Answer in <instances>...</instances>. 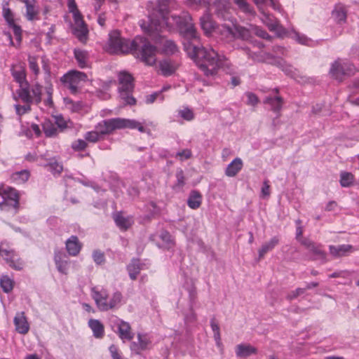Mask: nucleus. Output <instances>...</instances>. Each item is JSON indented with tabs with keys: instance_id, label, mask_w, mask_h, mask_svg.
<instances>
[{
	"instance_id": "obj_37",
	"label": "nucleus",
	"mask_w": 359,
	"mask_h": 359,
	"mask_svg": "<svg viewBox=\"0 0 359 359\" xmlns=\"http://www.w3.org/2000/svg\"><path fill=\"white\" fill-rule=\"evenodd\" d=\"M202 202L201 194L196 190L191 191L187 200V204L191 209H197Z\"/></svg>"
},
{
	"instance_id": "obj_55",
	"label": "nucleus",
	"mask_w": 359,
	"mask_h": 359,
	"mask_svg": "<svg viewBox=\"0 0 359 359\" xmlns=\"http://www.w3.org/2000/svg\"><path fill=\"white\" fill-rule=\"evenodd\" d=\"M252 32H253L255 34H256L257 36H258L261 38L266 39H271V36L268 34V33L265 30H264L261 28H259L258 27H256V26L252 27Z\"/></svg>"
},
{
	"instance_id": "obj_25",
	"label": "nucleus",
	"mask_w": 359,
	"mask_h": 359,
	"mask_svg": "<svg viewBox=\"0 0 359 359\" xmlns=\"http://www.w3.org/2000/svg\"><path fill=\"white\" fill-rule=\"evenodd\" d=\"M243 49L245 51V53L248 55V57L254 61L262 62H270L271 60H272V56L271 55V54L268 53L263 51H261L258 53H252L248 47H245Z\"/></svg>"
},
{
	"instance_id": "obj_44",
	"label": "nucleus",
	"mask_w": 359,
	"mask_h": 359,
	"mask_svg": "<svg viewBox=\"0 0 359 359\" xmlns=\"http://www.w3.org/2000/svg\"><path fill=\"white\" fill-rule=\"evenodd\" d=\"M333 18L339 22H344L346 19V13L342 6H337L332 11Z\"/></svg>"
},
{
	"instance_id": "obj_24",
	"label": "nucleus",
	"mask_w": 359,
	"mask_h": 359,
	"mask_svg": "<svg viewBox=\"0 0 359 359\" xmlns=\"http://www.w3.org/2000/svg\"><path fill=\"white\" fill-rule=\"evenodd\" d=\"M236 355L238 358H247L252 354H255L257 350L255 347L249 344H240L235 348Z\"/></svg>"
},
{
	"instance_id": "obj_38",
	"label": "nucleus",
	"mask_w": 359,
	"mask_h": 359,
	"mask_svg": "<svg viewBox=\"0 0 359 359\" xmlns=\"http://www.w3.org/2000/svg\"><path fill=\"white\" fill-rule=\"evenodd\" d=\"M130 278L135 280L140 271L142 269V264L140 259H133L131 263L127 267Z\"/></svg>"
},
{
	"instance_id": "obj_48",
	"label": "nucleus",
	"mask_w": 359,
	"mask_h": 359,
	"mask_svg": "<svg viewBox=\"0 0 359 359\" xmlns=\"http://www.w3.org/2000/svg\"><path fill=\"white\" fill-rule=\"evenodd\" d=\"M46 166H48L50 170L54 174H60L63 170L62 165L58 163L55 158L50 159L49 163L46 165Z\"/></svg>"
},
{
	"instance_id": "obj_54",
	"label": "nucleus",
	"mask_w": 359,
	"mask_h": 359,
	"mask_svg": "<svg viewBox=\"0 0 359 359\" xmlns=\"http://www.w3.org/2000/svg\"><path fill=\"white\" fill-rule=\"evenodd\" d=\"M177 183L176 187L181 188L185 184V177L182 169H179L176 172Z\"/></svg>"
},
{
	"instance_id": "obj_59",
	"label": "nucleus",
	"mask_w": 359,
	"mask_h": 359,
	"mask_svg": "<svg viewBox=\"0 0 359 359\" xmlns=\"http://www.w3.org/2000/svg\"><path fill=\"white\" fill-rule=\"evenodd\" d=\"M246 97L248 98L247 104L248 105L255 106L259 102L257 96L252 93H247Z\"/></svg>"
},
{
	"instance_id": "obj_61",
	"label": "nucleus",
	"mask_w": 359,
	"mask_h": 359,
	"mask_svg": "<svg viewBox=\"0 0 359 359\" xmlns=\"http://www.w3.org/2000/svg\"><path fill=\"white\" fill-rule=\"evenodd\" d=\"M176 156L180 158V161L189 159L191 156V151L188 149H183L176 154Z\"/></svg>"
},
{
	"instance_id": "obj_57",
	"label": "nucleus",
	"mask_w": 359,
	"mask_h": 359,
	"mask_svg": "<svg viewBox=\"0 0 359 359\" xmlns=\"http://www.w3.org/2000/svg\"><path fill=\"white\" fill-rule=\"evenodd\" d=\"M55 124L57 128L61 130L67 127V123L62 116H57L55 117Z\"/></svg>"
},
{
	"instance_id": "obj_62",
	"label": "nucleus",
	"mask_w": 359,
	"mask_h": 359,
	"mask_svg": "<svg viewBox=\"0 0 359 359\" xmlns=\"http://www.w3.org/2000/svg\"><path fill=\"white\" fill-rule=\"evenodd\" d=\"M255 4L257 7L261 9L264 5L272 6L274 9H276V6L273 0H254Z\"/></svg>"
},
{
	"instance_id": "obj_1",
	"label": "nucleus",
	"mask_w": 359,
	"mask_h": 359,
	"mask_svg": "<svg viewBox=\"0 0 359 359\" xmlns=\"http://www.w3.org/2000/svg\"><path fill=\"white\" fill-rule=\"evenodd\" d=\"M173 4L174 0H158L156 8L148 16V22L140 23L141 27L155 38L163 30L170 31L176 27L183 35L184 42L196 41L198 33L188 13L182 12L181 15H168L170 6Z\"/></svg>"
},
{
	"instance_id": "obj_26",
	"label": "nucleus",
	"mask_w": 359,
	"mask_h": 359,
	"mask_svg": "<svg viewBox=\"0 0 359 359\" xmlns=\"http://www.w3.org/2000/svg\"><path fill=\"white\" fill-rule=\"evenodd\" d=\"M177 65L170 59H165L159 62V69L162 75L168 76L177 69Z\"/></svg>"
},
{
	"instance_id": "obj_6",
	"label": "nucleus",
	"mask_w": 359,
	"mask_h": 359,
	"mask_svg": "<svg viewBox=\"0 0 359 359\" xmlns=\"http://www.w3.org/2000/svg\"><path fill=\"white\" fill-rule=\"evenodd\" d=\"M186 4L196 9L201 6L207 7L208 10L214 9L219 18L229 19L228 8L224 0H187Z\"/></svg>"
},
{
	"instance_id": "obj_4",
	"label": "nucleus",
	"mask_w": 359,
	"mask_h": 359,
	"mask_svg": "<svg viewBox=\"0 0 359 359\" xmlns=\"http://www.w3.org/2000/svg\"><path fill=\"white\" fill-rule=\"evenodd\" d=\"M91 297L94 299L97 309L101 311H107L118 308L123 299L120 292L113 293L111 297L107 290L93 287L91 288Z\"/></svg>"
},
{
	"instance_id": "obj_22",
	"label": "nucleus",
	"mask_w": 359,
	"mask_h": 359,
	"mask_svg": "<svg viewBox=\"0 0 359 359\" xmlns=\"http://www.w3.org/2000/svg\"><path fill=\"white\" fill-rule=\"evenodd\" d=\"M114 219L116 226L123 231H126L133 224V217H124L122 212H116L114 215Z\"/></svg>"
},
{
	"instance_id": "obj_9",
	"label": "nucleus",
	"mask_w": 359,
	"mask_h": 359,
	"mask_svg": "<svg viewBox=\"0 0 359 359\" xmlns=\"http://www.w3.org/2000/svg\"><path fill=\"white\" fill-rule=\"evenodd\" d=\"M123 118H114L103 120L95 126V129L102 138L104 135H109L116 130L123 129Z\"/></svg>"
},
{
	"instance_id": "obj_11",
	"label": "nucleus",
	"mask_w": 359,
	"mask_h": 359,
	"mask_svg": "<svg viewBox=\"0 0 359 359\" xmlns=\"http://www.w3.org/2000/svg\"><path fill=\"white\" fill-rule=\"evenodd\" d=\"M229 15H230L229 13ZM225 20H230L231 22V25L226 23L222 25V27L224 32L231 35L233 38L241 39L244 41H248L250 39L252 29H248L244 27L236 25L231 20V15H229V19H226Z\"/></svg>"
},
{
	"instance_id": "obj_60",
	"label": "nucleus",
	"mask_w": 359,
	"mask_h": 359,
	"mask_svg": "<svg viewBox=\"0 0 359 359\" xmlns=\"http://www.w3.org/2000/svg\"><path fill=\"white\" fill-rule=\"evenodd\" d=\"M15 109L16 114L19 116H22V114L28 112L30 110V106L29 104H27L23 106H21L20 104H15Z\"/></svg>"
},
{
	"instance_id": "obj_53",
	"label": "nucleus",
	"mask_w": 359,
	"mask_h": 359,
	"mask_svg": "<svg viewBox=\"0 0 359 359\" xmlns=\"http://www.w3.org/2000/svg\"><path fill=\"white\" fill-rule=\"evenodd\" d=\"M180 116L186 121H191L194 118V112L189 108H184L179 111Z\"/></svg>"
},
{
	"instance_id": "obj_16",
	"label": "nucleus",
	"mask_w": 359,
	"mask_h": 359,
	"mask_svg": "<svg viewBox=\"0 0 359 359\" xmlns=\"http://www.w3.org/2000/svg\"><path fill=\"white\" fill-rule=\"evenodd\" d=\"M13 323L15 326V330L18 333L25 334L29 332V324L24 312L17 313L14 318Z\"/></svg>"
},
{
	"instance_id": "obj_41",
	"label": "nucleus",
	"mask_w": 359,
	"mask_h": 359,
	"mask_svg": "<svg viewBox=\"0 0 359 359\" xmlns=\"http://www.w3.org/2000/svg\"><path fill=\"white\" fill-rule=\"evenodd\" d=\"M354 181V175L348 172H341L340 173V184L343 187H351Z\"/></svg>"
},
{
	"instance_id": "obj_7",
	"label": "nucleus",
	"mask_w": 359,
	"mask_h": 359,
	"mask_svg": "<svg viewBox=\"0 0 359 359\" xmlns=\"http://www.w3.org/2000/svg\"><path fill=\"white\" fill-rule=\"evenodd\" d=\"M109 36L107 50L110 53H130L133 49L132 41L122 38L116 30L110 32Z\"/></svg>"
},
{
	"instance_id": "obj_49",
	"label": "nucleus",
	"mask_w": 359,
	"mask_h": 359,
	"mask_svg": "<svg viewBox=\"0 0 359 359\" xmlns=\"http://www.w3.org/2000/svg\"><path fill=\"white\" fill-rule=\"evenodd\" d=\"M84 138L86 141L92 143L97 142L102 139L96 129L95 130L86 133L84 135Z\"/></svg>"
},
{
	"instance_id": "obj_27",
	"label": "nucleus",
	"mask_w": 359,
	"mask_h": 359,
	"mask_svg": "<svg viewBox=\"0 0 359 359\" xmlns=\"http://www.w3.org/2000/svg\"><path fill=\"white\" fill-rule=\"evenodd\" d=\"M11 72L15 81L18 82L19 85L28 83L26 80L25 69L21 64L13 65L11 69Z\"/></svg>"
},
{
	"instance_id": "obj_2",
	"label": "nucleus",
	"mask_w": 359,
	"mask_h": 359,
	"mask_svg": "<svg viewBox=\"0 0 359 359\" xmlns=\"http://www.w3.org/2000/svg\"><path fill=\"white\" fill-rule=\"evenodd\" d=\"M183 44L191 57L203 60L199 68L206 76H215L219 68H222L227 74H236V67L224 55H219L212 48L199 46L198 38L191 42H183Z\"/></svg>"
},
{
	"instance_id": "obj_33",
	"label": "nucleus",
	"mask_w": 359,
	"mask_h": 359,
	"mask_svg": "<svg viewBox=\"0 0 359 359\" xmlns=\"http://www.w3.org/2000/svg\"><path fill=\"white\" fill-rule=\"evenodd\" d=\"M88 326L90 327L93 332V336L95 338H102L104 333V328L102 323L96 319H90L88 321Z\"/></svg>"
},
{
	"instance_id": "obj_8",
	"label": "nucleus",
	"mask_w": 359,
	"mask_h": 359,
	"mask_svg": "<svg viewBox=\"0 0 359 359\" xmlns=\"http://www.w3.org/2000/svg\"><path fill=\"white\" fill-rule=\"evenodd\" d=\"M88 80L86 74L76 70L69 71L61 78V81L72 94H76Z\"/></svg>"
},
{
	"instance_id": "obj_13",
	"label": "nucleus",
	"mask_w": 359,
	"mask_h": 359,
	"mask_svg": "<svg viewBox=\"0 0 359 359\" xmlns=\"http://www.w3.org/2000/svg\"><path fill=\"white\" fill-rule=\"evenodd\" d=\"M113 327L116 328L115 332L123 341H130L134 337V333L132 332L130 325L120 318H116L113 321Z\"/></svg>"
},
{
	"instance_id": "obj_52",
	"label": "nucleus",
	"mask_w": 359,
	"mask_h": 359,
	"mask_svg": "<svg viewBox=\"0 0 359 359\" xmlns=\"http://www.w3.org/2000/svg\"><path fill=\"white\" fill-rule=\"evenodd\" d=\"M37 60L38 58L34 56H29L28 57L29 67L35 75H38L39 73Z\"/></svg>"
},
{
	"instance_id": "obj_17",
	"label": "nucleus",
	"mask_w": 359,
	"mask_h": 359,
	"mask_svg": "<svg viewBox=\"0 0 359 359\" xmlns=\"http://www.w3.org/2000/svg\"><path fill=\"white\" fill-rule=\"evenodd\" d=\"M300 243L304 245L316 258H325V254L321 250V245L316 244L309 238L300 239Z\"/></svg>"
},
{
	"instance_id": "obj_42",
	"label": "nucleus",
	"mask_w": 359,
	"mask_h": 359,
	"mask_svg": "<svg viewBox=\"0 0 359 359\" xmlns=\"http://www.w3.org/2000/svg\"><path fill=\"white\" fill-rule=\"evenodd\" d=\"M0 285L4 292L8 293L13 290L14 281L8 276H2L0 279Z\"/></svg>"
},
{
	"instance_id": "obj_43",
	"label": "nucleus",
	"mask_w": 359,
	"mask_h": 359,
	"mask_svg": "<svg viewBox=\"0 0 359 359\" xmlns=\"http://www.w3.org/2000/svg\"><path fill=\"white\" fill-rule=\"evenodd\" d=\"M210 326L212 328V330L213 332V337L214 339L216 342V344L217 346H221L222 341H221V335H220V329L219 325L216 323L215 318H212L210 320Z\"/></svg>"
},
{
	"instance_id": "obj_64",
	"label": "nucleus",
	"mask_w": 359,
	"mask_h": 359,
	"mask_svg": "<svg viewBox=\"0 0 359 359\" xmlns=\"http://www.w3.org/2000/svg\"><path fill=\"white\" fill-rule=\"evenodd\" d=\"M262 195L263 197L270 196V186L269 184L268 180H265L263 182V186L262 187Z\"/></svg>"
},
{
	"instance_id": "obj_14",
	"label": "nucleus",
	"mask_w": 359,
	"mask_h": 359,
	"mask_svg": "<svg viewBox=\"0 0 359 359\" xmlns=\"http://www.w3.org/2000/svg\"><path fill=\"white\" fill-rule=\"evenodd\" d=\"M74 27L73 33L81 42L86 41L88 34V30L86 23L84 22L82 15H78L73 17Z\"/></svg>"
},
{
	"instance_id": "obj_56",
	"label": "nucleus",
	"mask_w": 359,
	"mask_h": 359,
	"mask_svg": "<svg viewBox=\"0 0 359 359\" xmlns=\"http://www.w3.org/2000/svg\"><path fill=\"white\" fill-rule=\"evenodd\" d=\"M306 291V289L298 287L296 290L291 291L289 292L286 297L287 299L288 300H292L299 295L303 294Z\"/></svg>"
},
{
	"instance_id": "obj_47",
	"label": "nucleus",
	"mask_w": 359,
	"mask_h": 359,
	"mask_svg": "<svg viewBox=\"0 0 359 359\" xmlns=\"http://www.w3.org/2000/svg\"><path fill=\"white\" fill-rule=\"evenodd\" d=\"M30 93L32 96V102L39 103L41 101V86L36 84L32 86Z\"/></svg>"
},
{
	"instance_id": "obj_21",
	"label": "nucleus",
	"mask_w": 359,
	"mask_h": 359,
	"mask_svg": "<svg viewBox=\"0 0 359 359\" xmlns=\"http://www.w3.org/2000/svg\"><path fill=\"white\" fill-rule=\"evenodd\" d=\"M264 104H269L271 110L277 114V117L280 116V111L282 109L283 100L280 96L271 97L267 96L264 100Z\"/></svg>"
},
{
	"instance_id": "obj_3",
	"label": "nucleus",
	"mask_w": 359,
	"mask_h": 359,
	"mask_svg": "<svg viewBox=\"0 0 359 359\" xmlns=\"http://www.w3.org/2000/svg\"><path fill=\"white\" fill-rule=\"evenodd\" d=\"M132 47L130 53L135 58L148 66H153L156 64L158 50L148 39L136 36L132 40Z\"/></svg>"
},
{
	"instance_id": "obj_35",
	"label": "nucleus",
	"mask_w": 359,
	"mask_h": 359,
	"mask_svg": "<svg viewBox=\"0 0 359 359\" xmlns=\"http://www.w3.org/2000/svg\"><path fill=\"white\" fill-rule=\"evenodd\" d=\"M123 129L130 128V129H137L140 133H147L148 134L150 133V130L144 127L140 122H138L133 119L123 118Z\"/></svg>"
},
{
	"instance_id": "obj_36",
	"label": "nucleus",
	"mask_w": 359,
	"mask_h": 359,
	"mask_svg": "<svg viewBox=\"0 0 359 359\" xmlns=\"http://www.w3.org/2000/svg\"><path fill=\"white\" fill-rule=\"evenodd\" d=\"M201 26L206 34H210L215 29V24L210 15L206 12L200 19Z\"/></svg>"
},
{
	"instance_id": "obj_51",
	"label": "nucleus",
	"mask_w": 359,
	"mask_h": 359,
	"mask_svg": "<svg viewBox=\"0 0 359 359\" xmlns=\"http://www.w3.org/2000/svg\"><path fill=\"white\" fill-rule=\"evenodd\" d=\"M163 50L166 54H173L177 50V48L172 41L166 40L164 42Z\"/></svg>"
},
{
	"instance_id": "obj_28",
	"label": "nucleus",
	"mask_w": 359,
	"mask_h": 359,
	"mask_svg": "<svg viewBox=\"0 0 359 359\" xmlns=\"http://www.w3.org/2000/svg\"><path fill=\"white\" fill-rule=\"evenodd\" d=\"M5 197L7 198V203H9L11 206L17 210L19 208V195L18 191L11 187H8L4 190Z\"/></svg>"
},
{
	"instance_id": "obj_5",
	"label": "nucleus",
	"mask_w": 359,
	"mask_h": 359,
	"mask_svg": "<svg viewBox=\"0 0 359 359\" xmlns=\"http://www.w3.org/2000/svg\"><path fill=\"white\" fill-rule=\"evenodd\" d=\"M118 91L120 99L125 104L134 105L136 100L132 96L134 88L133 76L126 71L120 72L118 74Z\"/></svg>"
},
{
	"instance_id": "obj_20",
	"label": "nucleus",
	"mask_w": 359,
	"mask_h": 359,
	"mask_svg": "<svg viewBox=\"0 0 359 359\" xmlns=\"http://www.w3.org/2000/svg\"><path fill=\"white\" fill-rule=\"evenodd\" d=\"M65 246L69 255L76 256L81 250L82 244L77 236H72L67 240Z\"/></svg>"
},
{
	"instance_id": "obj_19",
	"label": "nucleus",
	"mask_w": 359,
	"mask_h": 359,
	"mask_svg": "<svg viewBox=\"0 0 359 359\" xmlns=\"http://www.w3.org/2000/svg\"><path fill=\"white\" fill-rule=\"evenodd\" d=\"M137 342H133L130 344V349L132 351L139 354L140 351H144L148 348L151 341L146 334H137Z\"/></svg>"
},
{
	"instance_id": "obj_45",
	"label": "nucleus",
	"mask_w": 359,
	"mask_h": 359,
	"mask_svg": "<svg viewBox=\"0 0 359 359\" xmlns=\"http://www.w3.org/2000/svg\"><path fill=\"white\" fill-rule=\"evenodd\" d=\"M238 8L243 13L249 15H254L255 11L246 0H233Z\"/></svg>"
},
{
	"instance_id": "obj_23",
	"label": "nucleus",
	"mask_w": 359,
	"mask_h": 359,
	"mask_svg": "<svg viewBox=\"0 0 359 359\" xmlns=\"http://www.w3.org/2000/svg\"><path fill=\"white\" fill-rule=\"evenodd\" d=\"M243 162L241 158H234L226 168L225 175L227 177H235L243 168Z\"/></svg>"
},
{
	"instance_id": "obj_12",
	"label": "nucleus",
	"mask_w": 359,
	"mask_h": 359,
	"mask_svg": "<svg viewBox=\"0 0 359 359\" xmlns=\"http://www.w3.org/2000/svg\"><path fill=\"white\" fill-rule=\"evenodd\" d=\"M2 15L8 27L13 29L17 42L20 43L22 41V29L20 26L15 24L14 14L13 11L8 8V1H4L3 3Z\"/></svg>"
},
{
	"instance_id": "obj_39",
	"label": "nucleus",
	"mask_w": 359,
	"mask_h": 359,
	"mask_svg": "<svg viewBox=\"0 0 359 359\" xmlns=\"http://www.w3.org/2000/svg\"><path fill=\"white\" fill-rule=\"evenodd\" d=\"M346 71L344 67L339 63V60H336L332 63L330 70V74L336 79H341L343 75H346Z\"/></svg>"
},
{
	"instance_id": "obj_40",
	"label": "nucleus",
	"mask_w": 359,
	"mask_h": 359,
	"mask_svg": "<svg viewBox=\"0 0 359 359\" xmlns=\"http://www.w3.org/2000/svg\"><path fill=\"white\" fill-rule=\"evenodd\" d=\"M43 130L46 137H54L57 134V128L55 124L47 121L43 124Z\"/></svg>"
},
{
	"instance_id": "obj_15",
	"label": "nucleus",
	"mask_w": 359,
	"mask_h": 359,
	"mask_svg": "<svg viewBox=\"0 0 359 359\" xmlns=\"http://www.w3.org/2000/svg\"><path fill=\"white\" fill-rule=\"evenodd\" d=\"M54 261L57 271L62 274H67L69 268V260L67 256L61 252H56Z\"/></svg>"
},
{
	"instance_id": "obj_46",
	"label": "nucleus",
	"mask_w": 359,
	"mask_h": 359,
	"mask_svg": "<svg viewBox=\"0 0 359 359\" xmlns=\"http://www.w3.org/2000/svg\"><path fill=\"white\" fill-rule=\"evenodd\" d=\"M29 177V172L27 170H23L16 172L12 175V178L18 182L19 183L25 182L28 180Z\"/></svg>"
},
{
	"instance_id": "obj_29",
	"label": "nucleus",
	"mask_w": 359,
	"mask_h": 359,
	"mask_svg": "<svg viewBox=\"0 0 359 359\" xmlns=\"http://www.w3.org/2000/svg\"><path fill=\"white\" fill-rule=\"evenodd\" d=\"M19 86L20 88L17 90L18 97L26 104L32 103V96L30 93L29 83H23Z\"/></svg>"
},
{
	"instance_id": "obj_34",
	"label": "nucleus",
	"mask_w": 359,
	"mask_h": 359,
	"mask_svg": "<svg viewBox=\"0 0 359 359\" xmlns=\"http://www.w3.org/2000/svg\"><path fill=\"white\" fill-rule=\"evenodd\" d=\"M23 3L26 6V18L28 20H35L39 14V11L35 6V0H25Z\"/></svg>"
},
{
	"instance_id": "obj_10",
	"label": "nucleus",
	"mask_w": 359,
	"mask_h": 359,
	"mask_svg": "<svg viewBox=\"0 0 359 359\" xmlns=\"http://www.w3.org/2000/svg\"><path fill=\"white\" fill-rule=\"evenodd\" d=\"M10 267L15 270H21L24 263L15 252L6 243H1V256Z\"/></svg>"
},
{
	"instance_id": "obj_32",
	"label": "nucleus",
	"mask_w": 359,
	"mask_h": 359,
	"mask_svg": "<svg viewBox=\"0 0 359 359\" xmlns=\"http://www.w3.org/2000/svg\"><path fill=\"white\" fill-rule=\"evenodd\" d=\"M74 57L81 68L88 67L90 66L89 55L87 51L81 49H75Z\"/></svg>"
},
{
	"instance_id": "obj_18",
	"label": "nucleus",
	"mask_w": 359,
	"mask_h": 359,
	"mask_svg": "<svg viewBox=\"0 0 359 359\" xmlns=\"http://www.w3.org/2000/svg\"><path fill=\"white\" fill-rule=\"evenodd\" d=\"M262 20L271 31L277 32L279 36H282L284 33V29L280 25L279 22L273 16L263 13V18H262Z\"/></svg>"
},
{
	"instance_id": "obj_58",
	"label": "nucleus",
	"mask_w": 359,
	"mask_h": 359,
	"mask_svg": "<svg viewBox=\"0 0 359 359\" xmlns=\"http://www.w3.org/2000/svg\"><path fill=\"white\" fill-rule=\"evenodd\" d=\"M67 4H68L69 11L70 13H72L73 17L77 15V14L81 15L77 8L75 0H68Z\"/></svg>"
},
{
	"instance_id": "obj_30",
	"label": "nucleus",
	"mask_w": 359,
	"mask_h": 359,
	"mask_svg": "<svg viewBox=\"0 0 359 359\" xmlns=\"http://www.w3.org/2000/svg\"><path fill=\"white\" fill-rule=\"evenodd\" d=\"M329 248L330 254L336 257L345 256L353 250V246L351 245H330Z\"/></svg>"
},
{
	"instance_id": "obj_31",
	"label": "nucleus",
	"mask_w": 359,
	"mask_h": 359,
	"mask_svg": "<svg viewBox=\"0 0 359 359\" xmlns=\"http://www.w3.org/2000/svg\"><path fill=\"white\" fill-rule=\"evenodd\" d=\"M280 241L279 237L276 236L270 239L269 241L264 243L258 251L259 259L264 257V256L269 251H271Z\"/></svg>"
},
{
	"instance_id": "obj_50",
	"label": "nucleus",
	"mask_w": 359,
	"mask_h": 359,
	"mask_svg": "<svg viewBox=\"0 0 359 359\" xmlns=\"http://www.w3.org/2000/svg\"><path fill=\"white\" fill-rule=\"evenodd\" d=\"M88 144L86 140L78 139L72 143V149L75 151H81L86 149Z\"/></svg>"
},
{
	"instance_id": "obj_63",
	"label": "nucleus",
	"mask_w": 359,
	"mask_h": 359,
	"mask_svg": "<svg viewBox=\"0 0 359 359\" xmlns=\"http://www.w3.org/2000/svg\"><path fill=\"white\" fill-rule=\"evenodd\" d=\"M109 351L113 359H122L116 346L114 344L111 345L109 347Z\"/></svg>"
}]
</instances>
